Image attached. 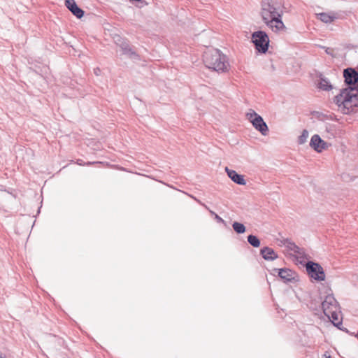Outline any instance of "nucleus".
I'll return each instance as SVG.
<instances>
[{"instance_id":"13","label":"nucleus","mask_w":358,"mask_h":358,"mask_svg":"<svg viewBox=\"0 0 358 358\" xmlns=\"http://www.w3.org/2000/svg\"><path fill=\"white\" fill-rule=\"evenodd\" d=\"M260 253L265 260H274L278 258V255L275 252V251L268 247H264L262 248Z\"/></svg>"},{"instance_id":"17","label":"nucleus","mask_w":358,"mask_h":358,"mask_svg":"<svg viewBox=\"0 0 358 358\" xmlns=\"http://www.w3.org/2000/svg\"><path fill=\"white\" fill-rule=\"evenodd\" d=\"M232 227H233V229L237 234H243L246 230L245 225L243 224L238 222H234L232 224Z\"/></svg>"},{"instance_id":"2","label":"nucleus","mask_w":358,"mask_h":358,"mask_svg":"<svg viewBox=\"0 0 358 358\" xmlns=\"http://www.w3.org/2000/svg\"><path fill=\"white\" fill-rule=\"evenodd\" d=\"M203 63L206 67L219 73H227L230 69L229 59L220 50L206 48L203 51Z\"/></svg>"},{"instance_id":"22","label":"nucleus","mask_w":358,"mask_h":358,"mask_svg":"<svg viewBox=\"0 0 358 358\" xmlns=\"http://www.w3.org/2000/svg\"><path fill=\"white\" fill-rule=\"evenodd\" d=\"M210 212L211 214L215 215V219L216 220V221L217 222L226 224L224 220L222 217H220L218 215H217L216 213H215L214 212H213L211 210Z\"/></svg>"},{"instance_id":"6","label":"nucleus","mask_w":358,"mask_h":358,"mask_svg":"<svg viewBox=\"0 0 358 358\" xmlns=\"http://www.w3.org/2000/svg\"><path fill=\"white\" fill-rule=\"evenodd\" d=\"M308 275L317 281L325 280V273L323 268L317 263L308 262L306 265Z\"/></svg>"},{"instance_id":"20","label":"nucleus","mask_w":358,"mask_h":358,"mask_svg":"<svg viewBox=\"0 0 358 358\" xmlns=\"http://www.w3.org/2000/svg\"><path fill=\"white\" fill-rule=\"evenodd\" d=\"M338 310H334L333 313H329V315H326L329 320H331L332 323L336 326L338 327L339 324H341L340 322L338 323H336L335 322L338 321Z\"/></svg>"},{"instance_id":"16","label":"nucleus","mask_w":358,"mask_h":358,"mask_svg":"<svg viewBox=\"0 0 358 358\" xmlns=\"http://www.w3.org/2000/svg\"><path fill=\"white\" fill-rule=\"evenodd\" d=\"M317 18L325 23H330L334 21V17L325 13L317 14Z\"/></svg>"},{"instance_id":"23","label":"nucleus","mask_w":358,"mask_h":358,"mask_svg":"<svg viewBox=\"0 0 358 358\" xmlns=\"http://www.w3.org/2000/svg\"><path fill=\"white\" fill-rule=\"evenodd\" d=\"M325 52L327 54L332 55L333 52H334V50L331 48H326Z\"/></svg>"},{"instance_id":"1","label":"nucleus","mask_w":358,"mask_h":358,"mask_svg":"<svg viewBox=\"0 0 358 358\" xmlns=\"http://www.w3.org/2000/svg\"><path fill=\"white\" fill-rule=\"evenodd\" d=\"M284 10L280 3L275 0H262L259 15L262 22L274 33L282 34L287 27L282 20Z\"/></svg>"},{"instance_id":"10","label":"nucleus","mask_w":358,"mask_h":358,"mask_svg":"<svg viewBox=\"0 0 358 358\" xmlns=\"http://www.w3.org/2000/svg\"><path fill=\"white\" fill-rule=\"evenodd\" d=\"M65 6L78 19L83 17L84 11L78 6L75 0H66Z\"/></svg>"},{"instance_id":"19","label":"nucleus","mask_w":358,"mask_h":358,"mask_svg":"<svg viewBox=\"0 0 358 358\" xmlns=\"http://www.w3.org/2000/svg\"><path fill=\"white\" fill-rule=\"evenodd\" d=\"M248 243L255 248H258L260 245V241L254 235H249L248 236Z\"/></svg>"},{"instance_id":"25","label":"nucleus","mask_w":358,"mask_h":358,"mask_svg":"<svg viewBox=\"0 0 358 358\" xmlns=\"http://www.w3.org/2000/svg\"><path fill=\"white\" fill-rule=\"evenodd\" d=\"M76 163L79 165H83V160L82 159H78Z\"/></svg>"},{"instance_id":"3","label":"nucleus","mask_w":358,"mask_h":358,"mask_svg":"<svg viewBox=\"0 0 358 358\" xmlns=\"http://www.w3.org/2000/svg\"><path fill=\"white\" fill-rule=\"evenodd\" d=\"M354 91L355 88L349 87L341 90L340 94L334 97L338 110L344 114L354 112L355 108L358 107V94Z\"/></svg>"},{"instance_id":"28","label":"nucleus","mask_w":358,"mask_h":358,"mask_svg":"<svg viewBox=\"0 0 358 358\" xmlns=\"http://www.w3.org/2000/svg\"><path fill=\"white\" fill-rule=\"evenodd\" d=\"M0 358H3L1 354L0 355Z\"/></svg>"},{"instance_id":"21","label":"nucleus","mask_w":358,"mask_h":358,"mask_svg":"<svg viewBox=\"0 0 358 358\" xmlns=\"http://www.w3.org/2000/svg\"><path fill=\"white\" fill-rule=\"evenodd\" d=\"M308 131L306 129L303 130L301 134L298 138V143L302 145L305 143L308 138Z\"/></svg>"},{"instance_id":"26","label":"nucleus","mask_w":358,"mask_h":358,"mask_svg":"<svg viewBox=\"0 0 358 358\" xmlns=\"http://www.w3.org/2000/svg\"><path fill=\"white\" fill-rule=\"evenodd\" d=\"M323 358H331V356L329 355H327V353H325L323 355Z\"/></svg>"},{"instance_id":"27","label":"nucleus","mask_w":358,"mask_h":358,"mask_svg":"<svg viewBox=\"0 0 358 358\" xmlns=\"http://www.w3.org/2000/svg\"><path fill=\"white\" fill-rule=\"evenodd\" d=\"M353 88H355V91L358 92V81H357V85L355 87H353Z\"/></svg>"},{"instance_id":"7","label":"nucleus","mask_w":358,"mask_h":358,"mask_svg":"<svg viewBox=\"0 0 358 358\" xmlns=\"http://www.w3.org/2000/svg\"><path fill=\"white\" fill-rule=\"evenodd\" d=\"M322 308L323 313L325 315L333 313L334 310H338V302L333 296V294H328L325 296L322 302Z\"/></svg>"},{"instance_id":"11","label":"nucleus","mask_w":358,"mask_h":358,"mask_svg":"<svg viewBox=\"0 0 358 358\" xmlns=\"http://www.w3.org/2000/svg\"><path fill=\"white\" fill-rule=\"evenodd\" d=\"M274 271L278 272L279 277L284 282H291L296 277V273L289 268H275Z\"/></svg>"},{"instance_id":"18","label":"nucleus","mask_w":358,"mask_h":358,"mask_svg":"<svg viewBox=\"0 0 358 358\" xmlns=\"http://www.w3.org/2000/svg\"><path fill=\"white\" fill-rule=\"evenodd\" d=\"M319 87L323 90H330L332 89V85L327 79L321 78L319 83Z\"/></svg>"},{"instance_id":"12","label":"nucleus","mask_w":358,"mask_h":358,"mask_svg":"<svg viewBox=\"0 0 358 358\" xmlns=\"http://www.w3.org/2000/svg\"><path fill=\"white\" fill-rule=\"evenodd\" d=\"M225 171L228 175V176L231 178V180L236 184L245 185L246 182L243 178V176L237 173L235 171L229 169L226 167Z\"/></svg>"},{"instance_id":"8","label":"nucleus","mask_w":358,"mask_h":358,"mask_svg":"<svg viewBox=\"0 0 358 358\" xmlns=\"http://www.w3.org/2000/svg\"><path fill=\"white\" fill-rule=\"evenodd\" d=\"M310 146L316 152H321L322 150H327L329 145L319 135L315 134L310 139Z\"/></svg>"},{"instance_id":"5","label":"nucleus","mask_w":358,"mask_h":358,"mask_svg":"<svg viewBox=\"0 0 358 358\" xmlns=\"http://www.w3.org/2000/svg\"><path fill=\"white\" fill-rule=\"evenodd\" d=\"M246 116L257 131L263 136L267 135L268 131V126L259 115L254 110L250 109L249 112L247 113Z\"/></svg>"},{"instance_id":"9","label":"nucleus","mask_w":358,"mask_h":358,"mask_svg":"<svg viewBox=\"0 0 358 358\" xmlns=\"http://www.w3.org/2000/svg\"><path fill=\"white\" fill-rule=\"evenodd\" d=\"M345 82L348 85H356L358 82V73L352 68H348L343 71Z\"/></svg>"},{"instance_id":"24","label":"nucleus","mask_w":358,"mask_h":358,"mask_svg":"<svg viewBox=\"0 0 358 358\" xmlns=\"http://www.w3.org/2000/svg\"><path fill=\"white\" fill-rule=\"evenodd\" d=\"M101 69L99 68H96L94 69V73L96 76H99L101 73Z\"/></svg>"},{"instance_id":"15","label":"nucleus","mask_w":358,"mask_h":358,"mask_svg":"<svg viewBox=\"0 0 358 358\" xmlns=\"http://www.w3.org/2000/svg\"><path fill=\"white\" fill-rule=\"evenodd\" d=\"M284 244L288 250L294 252V253L301 254V249L294 243L289 240H286Z\"/></svg>"},{"instance_id":"14","label":"nucleus","mask_w":358,"mask_h":358,"mask_svg":"<svg viewBox=\"0 0 358 358\" xmlns=\"http://www.w3.org/2000/svg\"><path fill=\"white\" fill-rule=\"evenodd\" d=\"M120 48L123 52V54L128 55L131 58L138 57V55L130 48L129 44L127 43H122L120 45Z\"/></svg>"},{"instance_id":"4","label":"nucleus","mask_w":358,"mask_h":358,"mask_svg":"<svg viewBox=\"0 0 358 358\" xmlns=\"http://www.w3.org/2000/svg\"><path fill=\"white\" fill-rule=\"evenodd\" d=\"M252 40L256 49L262 53L268 50L269 45V38L268 34L264 31H255L252 34Z\"/></svg>"}]
</instances>
